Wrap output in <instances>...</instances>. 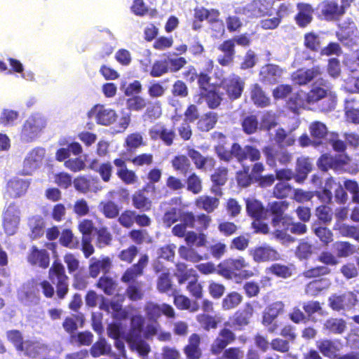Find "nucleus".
<instances>
[{
    "instance_id": "nucleus-35",
    "label": "nucleus",
    "mask_w": 359,
    "mask_h": 359,
    "mask_svg": "<svg viewBox=\"0 0 359 359\" xmlns=\"http://www.w3.org/2000/svg\"><path fill=\"white\" fill-rule=\"evenodd\" d=\"M246 205V212L248 216L254 219L263 217L265 208L262 203L254 198H248L245 199Z\"/></svg>"
},
{
    "instance_id": "nucleus-11",
    "label": "nucleus",
    "mask_w": 359,
    "mask_h": 359,
    "mask_svg": "<svg viewBox=\"0 0 359 359\" xmlns=\"http://www.w3.org/2000/svg\"><path fill=\"white\" fill-rule=\"evenodd\" d=\"M149 135L152 140H161L165 146L170 147L176 138L174 128H168L161 123L158 122L149 130Z\"/></svg>"
},
{
    "instance_id": "nucleus-41",
    "label": "nucleus",
    "mask_w": 359,
    "mask_h": 359,
    "mask_svg": "<svg viewBox=\"0 0 359 359\" xmlns=\"http://www.w3.org/2000/svg\"><path fill=\"white\" fill-rule=\"evenodd\" d=\"M20 218L10 212H6L3 220V227L8 236L14 235L18 230Z\"/></svg>"
},
{
    "instance_id": "nucleus-42",
    "label": "nucleus",
    "mask_w": 359,
    "mask_h": 359,
    "mask_svg": "<svg viewBox=\"0 0 359 359\" xmlns=\"http://www.w3.org/2000/svg\"><path fill=\"white\" fill-rule=\"evenodd\" d=\"M324 328L330 333L341 334L346 329V323L343 318H329L324 323Z\"/></svg>"
},
{
    "instance_id": "nucleus-13",
    "label": "nucleus",
    "mask_w": 359,
    "mask_h": 359,
    "mask_svg": "<svg viewBox=\"0 0 359 359\" xmlns=\"http://www.w3.org/2000/svg\"><path fill=\"white\" fill-rule=\"evenodd\" d=\"M318 8L320 10V15L326 21H337L345 14L338 0H324Z\"/></svg>"
},
{
    "instance_id": "nucleus-43",
    "label": "nucleus",
    "mask_w": 359,
    "mask_h": 359,
    "mask_svg": "<svg viewBox=\"0 0 359 359\" xmlns=\"http://www.w3.org/2000/svg\"><path fill=\"white\" fill-rule=\"evenodd\" d=\"M156 289L160 293H168L172 291L176 293V290L173 289L172 281L170 277V271H165L161 273L156 280Z\"/></svg>"
},
{
    "instance_id": "nucleus-4",
    "label": "nucleus",
    "mask_w": 359,
    "mask_h": 359,
    "mask_svg": "<svg viewBox=\"0 0 359 359\" xmlns=\"http://www.w3.org/2000/svg\"><path fill=\"white\" fill-rule=\"evenodd\" d=\"M289 203L285 201H274L267 205V212L271 216V224L275 229L273 236L281 241L287 240L290 236L287 231L290 227L291 218L285 214Z\"/></svg>"
},
{
    "instance_id": "nucleus-38",
    "label": "nucleus",
    "mask_w": 359,
    "mask_h": 359,
    "mask_svg": "<svg viewBox=\"0 0 359 359\" xmlns=\"http://www.w3.org/2000/svg\"><path fill=\"white\" fill-rule=\"evenodd\" d=\"M217 114L213 111L204 114L197 121V128L200 131L208 132L212 130L217 122Z\"/></svg>"
},
{
    "instance_id": "nucleus-57",
    "label": "nucleus",
    "mask_w": 359,
    "mask_h": 359,
    "mask_svg": "<svg viewBox=\"0 0 359 359\" xmlns=\"http://www.w3.org/2000/svg\"><path fill=\"white\" fill-rule=\"evenodd\" d=\"M242 130L246 135H252L257 132L259 121L257 116L248 115L243 118L241 122Z\"/></svg>"
},
{
    "instance_id": "nucleus-10",
    "label": "nucleus",
    "mask_w": 359,
    "mask_h": 359,
    "mask_svg": "<svg viewBox=\"0 0 359 359\" xmlns=\"http://www.w3.org/2000/svg\"><path fill=\"white\" fill-rule=\"evenodd\" d=\"M262 152L265 157L266 164L271 168H276L277 166V162L282 165H286L291 162L292 158V154L287 150H275L273 147L270 145L264 147Z\"/></svg>"
},
{
    "instance_id": "nucleus-40",
    "label": "nucleus",
    "mask_w": 359,
    "mask_h": 359,
    "mask_svg": "<svg viewBox=\"0 0 359 359\" xmlns=\"http://www.w3.org/2000/svg\"><path fill=\"white\" fill-rule=\"evenodd\" d=\"M99 210L107 219H115L120 213L118 204L110 200L101 201L99 204Z\"/></svg>"
},
{
    "instance_id": "nucleus-48",
    "label": "nucleus",
    "mask_w": 359,
    "mask_h": 359,
    "mask_svg": "<svg viewBox=\"0 0 359 359\" xmlns=\"http://www.w3.org/2000/svg\"><path fill=\"white\" fill-rule=\"evenodd\" d=\"M176 270L175 276L180 285L184 284L187 281L189 282L194 276H198L192 269H187V266L184 263H177Z\"/></svg>"
},
{
    "instance_id": "nucleus-64",
    "label": "nucleus",
    "mask_w": 359,
    "mask_h": 359,
    "mask_svg": "<svg viewBox=\"0 0 359 359\" xmlns=\"http://www.w3.org/2000/svg\"><path fill=\"white\" fill-rule=\"evenodd\" d=\"M353 98H349L345 101V114L347 120L353 123L359 124V108H354Z\"/></svg>"
},
{
    "instance_id": "nucleus-55",
    "label": "nucleus",
    "mask_w": 359,
    "mask_h": 359,
    "mask_svg": "<svg viewBox=\"0 0 359 359\" xmlns=\"http://www.w3.org/2000/svg\"><path fill=\"white\" fill-rule=\"evenodd\" d=\"M93 334L90 331L79 332L77 334L69 336V341L72 344L81 346H88L93 341Z\"/></svg>"
},
{
    "instance_id": "nucleus-3",
    "label": "nucleus",
    "mask_w": 359,
    "mask_h": 359,
    "mask_svg": "<svg viewBox=\"0 0 359 359\" xmlns=\"http://www.w3.org/2000/svg\"><path fill=\"white\" fill-rule=\"evenodd\" d=\"M215 151L219 160L226 163L231 162L233 158L240 163L246 160L254 162L259 161L262 157L261 151L256 147L250 144L242 147L238 142H233L230 149H227L223 144L217 145Z\"/></svg>"
},
{
    "instance_id": "nucleus-46",
    "label": "nucleus",
    "mask_w": 359,
    "mask_h": 359,
    "mask_svg": "<svg viewBox=\"0 0 359 359\" xmlns=\"http://www.w3.org/2000/svg\"><path fill=\"white\" fill-rule=\"evenodd\" d=\"M243 296L238 292H229L222 301V308L224 311L236 308L243 301Z\"/></svg>"
},
{
    "instance_id": "nucleus-50",
    "label": "nucleus",
    "mask_w": 359,
    "mask_h": 359,
    "mask_svg": "<svg viewBox=\"0 0 359 359\" xmlns=\"http://www.w3.org/2000/svg\"><path fill=\"white\" fill-rule=\"evenodd\" d=\"M293 191V187L285 182H279L273 188L272 196L278 199L288 198Z\"/></svg>"
},
{
    "instance_id": "nucleus-25",
    "label": "nucleus",
    "mask_w": 359,
    "mask_h": 359,
    "mask_svg": "<svg viewBox=\"0 0 359 359\" xmlns=\"http://www.w3.org/2000/svg\"><path fill=\"white\" fill-rule=\"evenodd\" d=\"M298 13L294 16L296 24L301 28L307 27L313 20V8L309 4L299 3Z\"/></svg>"
},
{
    "instance_id": "nucleus-52",
    "label": "nucleus",
    "mask_w": 359,
    "mask_h": 359,
    "mask_svg": "<svg viewBox=\"0 0 359 359\" xmlns=\"http://www.w3.org/2000/svg\"><path fill=\"white\" fill-rule=\"evenodd\" d=\"M29 226L31 230L30 237L36 239L41 237L44 233V222L40 217H33L29 221Z\"/></svg>"
},
{
    "instance_id": "nucleus-9",
    "label": "nucleus",
    "mask_w": 359,
    "mask_h": 359,
    "mask_svg": "<svg viewBox=\"0 0 359 359\" xmlns=\"http://www.w3.org/2000/svg\"><path fill=\"white\" fill-rule=\"evenodd\" d=\"M357 302V295L353 291H347L341 294H333L328 298L329 306L335 311L350 309Z\"/></svg>"
},
{
    "instance_id": "nucleus-44",
    "label": "nucleus",
    "mask_w": 359,
    "mask_h": 359,
    "mask_svg": "<svg viewBox=\"0 0 359 359\" xmlns=\"http://www.w3.org/2000/svg\"><path fill=\"white\" fill-rule=\"evenodd\" d=\"M95 164H97V160H93L90 165V168L97 172L102 180L104 182H109L111 180L113 173V167L109 161L102 163L97 168H95Z\"/></svg>"
},
{
    "instance_id": "nucleus-59",
    "label": "nucleus",
    "mask_w": 359,
    "mask_h": 359,
    "mask_svg": "<svg viewBox=\"0 0 359 359\" xmlns=\"http://www.w3.org/2000/svg\"><path fill=\"white\" fill-rule=\"evenodd\" d=\"M196 318L201 327L205 331L217 327L219 321L215 316L203 313L198 314Z\"/></svg>"
},
{
    "instance_id": "nucleus-21",
    "label": "nucleus",
    "mask_w": 359,
    "mask_h": 359,
    "mask_svg": "<svg viewBox=\"0 0 359 359\" xmlns=\"http://www.w3.org/2000/svg\"><path fill=\"white\" fill-rule=\"evenodd\" d=\"M201 337L197 333L191 334L188 339V343L183 348L186 359H201L203 351L201 348Z\"/></svg>"
},
{
    "instance_id": "nucleus-56",
    "label": "nucleus",
    "mask_w": 359,
    "mask_h": 359,
    "mask_svg": "<svg viewBox=\"0 0 359 359\" xmlns=\"http://www.w3.org/2000/svg\"><path fill=\"white\" fill-rule=\"evenodd\" d=\"M126 295L130 300L133 302H137L142 299L144 297L142 283L135 282L129 284L126 290Z\"/></svg>"
},
{
    "instance_id": "nucleus-14",
    "label": "nucleus",
    "mask_w": 359,
    "mask_h": 359,
    "mask_svg": "<svg viewBox=\"0 0 359 359\" xmlns=\"http://www.w3.org/2000/svg\"><path fill=\"white\" fill-rule=\"evenodd\" d=\"M316 346L324 357L335 359L340 353L343 345L339 339L323 338L316 341Z\"/></svg>"
},
{
    "instance_id": "nucleus-34",
    "label": "nucleus",
    "mask_w": 359,
    "mask_h": 359,
    "mask_svg": "<svg viewBox=\"0 0 359 359\" xmlns=\"http://www.w3.org/2000/svg\"><path fill=\"white\" fill-rule=\"evenodd\" d=\"M145 324L144 318L140 314L133 315L130 318V329L127 339L142 337Z\"/></svg>"
},
{
    "instance_id": "nucleus-29",
    "label": "nucleus",
    "mask_w": 359,
    "mask_h": 359,
    "mask_svg": "<svg viewBox=\"0 0 359 359\" xmlns=\"http://www.w3.org/2000/svg\"><path fill=\"white\" fill-rule=\"evenodd\" d=\"M304 48L311 53L320 54L322 50L323 41L318 34L313 31L306 32L304 34Z\"/></svg>"
},
{
    "instance_id": "nucleus-19",
    "label": "nucleus",
    "mask_w": 359,
    "mask_h": 359,
    "mask_svg": "<svg viewBox=\"0 0 359 359\" xmlns=\"http://www.w3.org/2000/svg\"><path fill=\"white\" fill-rule=\"evenodd\" d=\"M149 189L154 191L155 185L147 184L141 189H138L132 195V205L140 212H148L151 209L152 201L144 194Z\"/></svg>"
},
{
    "instance_id": "nucleus-16",
    "label": "nucleus",
    "mask_w": 359,
    "mask_h": 359,
    "mask_svg": "<svg viewBox=\"0 0 359 359\" xmlns=\"http://www.w3.org/2000/svg\"><path fill=\"white\" fill-rule=\"evenodd\" d=\"M149 262V256L142 255L137 263L128 268L121 278V280L126 284H130L136 281V279L143 275L144 269Z\"/></svg>"
},
{
    "instance_id": "nucleus-7",
    "label": "nucleus",
    "mask_w": 359,
    "mask_h": 359,
    "mask_svg": "<svg viewBox=\"0 0 359 359\" xmlns=\"http://www.w3.org/2000/svg\"><path fill=\"white\" fill-rule=\"evenodd\" d=\"M254 313V308L250 302L245 304L241 309L237 310L229 320L224 323V326L233 330L241 331L250 324V319Z\"/></svg>"
},
{
    "instance_id": "nucleus-31",
    "label": "nucleus",
    "mask_w": 359,
    "mask_h": 359,
    "mask_svg": "<svg viewBox=\"0 0 359 359\" xmlns=\"http://www.w3.org/2000/svg\"><path fill=\"white\" fill-rule=\"evenodd\" d=\"M187 155L198 169H203L205 165L210 166V168H214L215 165V159L211 156H203L198 151L194 148L189 147L187 149Z\"/></svg>"
},
{
    "instance_id": "nucleus-18",
    "label": "nucleus",
    "mask_w": 359,
    "mask_h": 359,
    "mask_svg": "<svg viewBox=\"0 0 359 359\" xmlns=\"http://www.w3.org/2000/svg\"><path fill=\"white\" fill-rule=\"evenodd\" d=\"M282 74L283 70L278 65L266 64L260 69L259 80L264 85H275L279 81Z\"/></svg>"
},
{
    "instance_id": "nucleus-53",
    "label": "nucleus",
    "mask_w": 359,
    "mask_h": 359,
    "mask_svg": "<svg viewBox=\"0 0 359 359\" xmlns=\"http://www.w3.org/2000/svg\"><path fill=\"white\" fill-rule=\"evenodd\" d=\"M179 254L182 259L193 263H197L204 259H208L207 256L203 257L198 254L195 249L185 246L180 247Z\"/></svg>"
},
{
    "instance_id": "nucleus-60",
    "label": "nucleus",
    "mask_w": 359,
    "mask_h": 359,
    "mask_svg": "<svg viewBox=\"0 0 359 359\" xmlns=\"http://www.w3.org/2000/svg\"><path fill=\"white\" fill-rule=\"evenodd\" d=\"M79 320H81V323H83V315H73L72 316H67L62 322V327L65 331L70 336L72 334H75V332L78 329L77 322Z\"/></svg>"
},
{
    "instance_id": "nucleus-23",
    "label": "nucleus",
    "mask_w": 359,
    "mask_h": 359,
    "mask_svg": "<svg viewBox=\"0 0 359 359\" xmlns=\"http://www.w3.org/2000/svg\"><path fill=\"white\" fill-rule=\"evenodd\" d=\"M218 50L224 53L219 55L217 61L222 67L228 66L233 62L236 50L233 39H227L224 41L219 46Z\"/></svg>"
},
{
    "instance_id": "nucleus-27",
    "label": "nucleus",
    "mask_w": 359,
    "mask_h": 359,
    "mask_svg": "<svg viewBox=\"0 0 359 359\" xmlns=\"http://www.w3.org/2000/svg\"><path fill=\"white\" fill-rule=\"evenodd\" d=\"M309 129L311 137L313 139V146L316 147L321 145L328 133L326 125L320 121H316L310 124Z\"/></svg>"
},
{
    "instance_id": "nucleus-51",
    "label": "nucleus",
    "mask_w": 359,
    "mask_h": 359,
    "mask_svg": "<svg viewBox=\"0 0 359 359\" xmlns=\"http://www.w3.org/2000/svg\"><path fill=\"white\" fill-rule=\"evenodd\" d=\"M45 127V121L39 114H34L28 118L24 128L31 133H37Z\"/></svg>"
},
{
    "instance_id": "nucleus-26",
    "label": "nucleus",
    "mask_w": 359,
    "mask_h": 359,
    "mask_svg": "<svg viewBox=\"0 0 359 359\" xmlns=\"http://www.w3.org/2000/svg\"><path fill=\"white\" fill-rule=\"evenodd\" d=\"M250 95L253 104L257 107L264 108L271 104L270 97L258 83L251 86Z\"/></svg>"
},
{
    "instance_id": "nucleus-63",
    "label": "nucleus",
    "mask_w": 359,
    "mask_h": 359,
    "mask_svg": "<svg viewBox=\"0 0 359 359\" xmlns=\"http://www.w3.org/2000/svg\"><path fill=\"white\" fill-rule=\"evenodd\" d=\"M110 351L111 346L107 344L106 340L103 338L94 343L90 349V355L94 358L108 354Z\"/></svg>"
},
{
    "instance_id": "nucleus-45",
    "label": "nucleus",
    "mask_w": 359,
    "mask_h": 359,
    "mask_svg": "<svg viewBox=\"0 0 359 359\" xmlns=\"http://www.w3.org/2000/svg\"><path fill=\"white\" fill-rule=\"evenodd\" d=\"M96 287L107 295H112L117 287L116 281L109 276H102L96 283Z\"/></svg>"
},
{
    "instance_id": "nucleus-58",
    "label": "nucleus",
    "mask_w": 359,
    "mask_h": 359,
    "mask_svg": "<svg viewBox=\"0 0 359 359\" xmlns=\"http://www.w3.org/2000/svg\"><path fill=\"white\" fill-rule=\"evenodd\" d=\"M127 341L130 348L137 351L142 356H147L151 351L149 345L142 339V337L127 339Z\"/></svg>"
},
{
    "instance_id": "nucleus-36",
    "label": "nucleus",
    "mask_w": 359,
    "mask_h": 359,
    "mask_svg": "<svg viewBox=\"0 0 359 359\" xmlns=\"http://www.w3.org/2000/svg\"><path fill=\"white\" fill-rule=\"evenodd\" d=\"M334 185H337L334 179L332 177H328L325 180V187L322 190L313 191L314 196L318 197V198L324 203L323 205H327L330 204L332 201V193L331 189Z\"/></svg>"
},
{
    "instance_id": "nucleus-5",
    "label": "nucleus",
    "mask_w": 359,
    "mask_h": 359,
    "mask_svg": "<svg viewBox=\"0 0 359 359\" xmlns=\"http://www.w3.org/2000/svg\"><path fill=\"white\" fill-rule=\"evenodd\" d=\"M248 265L243 257L227 258L217 265V273L226 279H233L238 276V271H242V276L248 278L255 275L252 271L243 270Z\"/></svg>"
},
{
    "instance_id": "nucleus-33",
    "label": "nucleus",
    "mask_w": 359,
    "mask_h": 359,
    "mask_svg": "<svg viewBox=\"0 0 359 359\" xmlns=\"http://www.w3.org/2000/svg\"><path fill=\"white\" fill-rule=\"evenodd\" d=\"M217 85H212L209 90L200 93L201 97L204 98L208 108L211 109H217L222 103V97L217 89Z\"/></svg>"
},
{
    "instance_id": "nucleus-1",
    "label": "nucleus",
    "mask_w": 359,
    "mask_h": 359,
    "mask_svg": "<svg viewBox=\"0 0 359 359\" xmlns=\"http://www.w3.org/2000/svg\"><path fill=\"white\" fill-rule=\"evenodd\" d=\"M323 69L320 65H313L308 69H299L292 75L293 82L304 86L312 81L313 79H318V84H313L311 88L304 95V101L306 104L312 105L323 100L320 110L328 112L334 109L337 104V99L332 94L327 81L321 78Z\"/></svg>"
},
{
    "instance_id": "nucleus-37",
    "label": "nucleus",
    "mask_w": 359,
    "mask_h": 359,
    "mask_svg": "<svg viewBox=\"0 0 359 359\" xmlns=\"http://www.w3.org/2000/svg\"><path fill=\"white\" fill-rule=\"evenodd\" d=\"M172 295L173 303L179 310H188L194 313L199 309L198 304L196 301L192 302L188 297L175 293H172Z\"/></svg>"
},
{
    "instance_id": "nucleus-28",
    "label": "nucleus",
    "mask_w": 359,
    "mask_h": 359,
    "mask_svg": "<svg viewBox=\"0 0 359 359\" xmlns=\"http://www.w3.org/2000/svg\"><path fill=\"white\" fill-rule=\"evenodd\" d=\"M95 119L98 124L109 126L116 119L117 115L114 109L105 108L103 105L95 106Z\"/></svg>"
},
{
    "instance_id": "nucleus-24",
    "label": "nucleus",
    "mask_w": 359,
    "mask_h": 359,
    "mask_svg": "<svg viewBox=\"0 0 359 359\" xmlns=\"http://www.w3.org/2000/svg\"><path fill=\"white\" fill-rule=\"evenodd\" d=\"M229 170L226 167L219 166L217 168L214 172L210 175V180L212 182L210 191L212 193L218 196H222V192L220 189L228 180Z\"/></svg>"
},
{
    "instance_id": "nucleus-6",
    "label": "nucleus",
    "mask_w": 359,
    "mask_h": 359,
    "mask_svg": "<svg viewBox=\"0 0 359 359\" xmlns=\"http://www.w3.org/2000/svg\"><path fill=\"white\" fill-rule=\"evenodd\" d=\"M48 278L55 285V293L59 299L65 298L69 292V278L65 273L64 266L59 262L54 261L48 270Z\"/></svg>"
},
{
    "instance_id": "nucleus-22",
    "label": "nucleus",
    "mask_w": 359,
    "mask_h": 359,
    "mask_svg": "<svg viewBox=\"0 0 359 359\" xmlns=\"http://www.w3.org/2000/svg\"><path fill=\"white\" fill-rule=\"evenodd\" d=\"M250 255L256 262H265L277 260L278 252L270 246H259L250 250Z\"/></svg>"
},
{
    "instance_id": "nucleus-54",
    "label": "nucleus",
    "mask_w": 359,
    "mask_h": 359,
    "mask_svg": "<svg viewBox=\"0 0 359 359\" xmlns=\"http://www.w3.org/2000/svg\"><path fill=\"white\" fill-rule=\"evenodd\" d=\"M171 163L175 170L180 172L184 175H186L189 172L191 167L188 157L185 155L175 156L172 158Z\"/></svg>"
},
{
    "instance_id": "nucleus-39",
    "label": "nucleus",
    "mask_w": 359,
    "mask_h": 359,
    "mask_svg": "<svg viewBox=\"0 0 359 359\" xmlns=\"http://www.w3.org/2000/svg\"><path fill=\"white\" fill-rule=\"evenodd\" d=\"M281 302H274L270 304L263 314L262 324L265 326L271 325L283 311Z\"/></svg>"
},
{
    "instance_id": "nucleus-49",
    "label": "nucleus",
    "mask_w": 359,
    "mask_h": 359,
    "mask_svg": "<svg viewBox=\"0 0 359 359\" xmlns=\"http://www.w3.org/2000/svg\"><path fill=\"white\" fill-rule=\"evenodd\" d=\"M144 145L143 137L140 133H133L127 135L123 144L128 152H135L137 149Z\"/></svg>"
},
{
    "instance_id": "nucleus-8",
    "label": "nucleus",
    "mask_w": 359,
    "mask_h": 359,
    "mask_svg": "<svg viewBox=\"0 0 359 359\" xmlns=\"http://www.w3.org/2000/svg\"><path fill=\"white\" fill-rule=\"evenodd\" d=\"M144 310L147 319L156 324H158V320L161 316H165L168 318L175 317L174 309L171 305L166 303L159 304L149 301L145 303Z\"/></svg>"
},
{
    "instance_id": "nucleus-30",
    "label": "nucleus",
    "mask_w": 359,
    "mask_h": 359,
    "mask_svg": "<svg viewBox=\"0 0 359 359\" xmlns=\"http://www.w3.org/2000/svg\"><path fill=\"white\" fill-rule=\"evenodd\" d=\"M194 204L198 209L211 213L219 207V199L214 196L202 195L195 199Z\"/></svg>"
},
{
    "instance_id": "nucleus-61",
    "label": "nucleus",
    "mask_w": 359,
    "mask_h": 359,
    "mask_svg": "<svg viewBox=\"0 0 359 359\" xmlns=\"http://www.w3.org/2000/svg\"><path fill=\"white\" fill-rule=\"evenodd\" d=\"M189 294L196 299H200L203 296V290L201 283L198 281V276H194L186 286Z\"/></svg>"
},
{
    "instance_id": "nucleus-15",
    "label": "nucleus",
    "mask_w": 359,
    "mask_h": 359,
    "mask_svg": "<svg viewBox=\"0 0 359 359\" xmlns=\"http://www.w3.org/2000/svg\"><path fill=\"white\" fill-rule=\"evenodd\" d=\"M26 259L27 263L33 267L46 269L50 265V255L48 250L39 249L36 245L31 247Z\"/></svg>"
},
{
    "instance_id": "nucleus-12",
    "label": "nucleus",
    "mask_w": 359,
    "mask_h": 359,
    "mask_svg": "<svg viewBox=\"0 0 359 359\" xmlns=\"http://www.w3.org/2000/svg\"><path fill=\"white\" fill-rule=\"evenodd\" d=\"M236 334L229 327L222 328L218 335L210 346V352L212 355L220 354L226 346L235 341Z\"/></svg>"
},
{
    "instance_id": "nucleus-47",
    "label": "nucleus",
    "mask_w": 359,
    "mask_h": 359,
    "mask_svg": "<svg viewBox=\"0 0 359 359\" xmlns=\"http://www.w3.org/2000/svg\"><path fill=\"white\" fill-rule=\"evenodd\" d=\"M162 115L161 102L158 100L149 102L143 114L144 120L153 122L159 118Z\"/></svg>"
},
{
    "instance_id": "nucleus-20",
    "label": "nucleus",
    "mask_w": 359,
    "mask_h": 359,
    "mask_svg": "<svg viewBox=\"0 0 359 359\" xmlns=\"http://www.w3.org/2000/svg\"><path fill=\"white\" fill-rule=\"evenodd\" d=\"M116 167V175L125 184H133L137 182L138 177L132 170L127 168L126 161L122 158H116L113 161Z\"/></svg>"
},
{
    "instance_id": "nucleus-2",
    "label": "nucleus",
    "mask_w": 359,
    "mask_h": 359,
    "mask_svg": "<svg viewBox=\"0 0 359 359\" xmlns=\"http://www.w3.org/2000/svg\"><path fill=\"white\" fill-rule=\"evenodd\" d=\"M251 170L248 165H243L242 168L236 172V180L239 187L247 188L256 183L262 188L271 187L275 182L276 177L273 174L262 175L265 166L262 162L254 161Z\"/></svg>"
},
{
    "instance_id": "nucleus-62",
    "label": "nucleus",
    "mask_w": 359,
    "mask_h": 359,
    "mask_svg": "<svg viewBox=\"0 0 359 359\" xmlns=\"http://www.w3.org/2000/svg\"><path fill=\"white\" fill-rule=\"evenodd\" d=\"M168 62L167 60H155L151 65L149 74L151 77H161L169 72Z\"/></svg>"
},
{
    "instance_id": "nucleus-17",
    "label": "nucleus",
    "mask_w": 359,
    "mask_h": 359,
    "mask_svg": "<svg viewBox=\"0 0 359 359\" xmlns=\"http://www.w3.org/2000/svg\"><path fill=\"white\" fill-rule=\"evenodd\" d=\"M222 88L225 90L231 100L240 98L245 87L244 81L238 75L232 74L222 82Z\"/></svg>"
},
{
    "instance_id": "nucleus-32",
    "label": "nucleus",
    "mask_w": 359,
    "mask_h": 359,
    "mask_svg": "<svg viewBox=\"0 0 359 359\" xmlns=\"http://www.w3.org/2000/svg\"><path fill=\"white\" fill-rule=\"evenodd\" d=\"M312 170V164L309 158H300L297 161L295 172H294V180L297 183H302L306 178L309 173Z\"/></svg>"
}]
</instances>
